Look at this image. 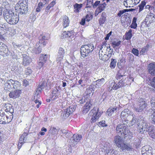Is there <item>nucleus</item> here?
<instances>
[{
    "mask_svg": "<svg viewBox=\"0 0 155 155\" xmlns=\"http://www.w3.org/2000/svg\"><path fill=\"white\" fill-rule=\"evenodd\" d=\"M69 113L67 111L65 110L64 112L63 117L64 118H67L69 116Z\"/></svg>",
    "mask_w": 155,
    "mask_h": 155,
    "instance_id": "nucleus-59",
    "label": "nucleus"
},
{
    "mask_svg": "<svg viewBox=\"0 0 155 155\" xmlns=\"http://www.w3.org/2000/svg\"><path fill=\"white\" fill-rule=\"evenodd\" d=\"M105 121L102 120L99 123V125L103 127L107 126V125L105 123Z\"/></svg>",
    "mask_w": 155,
    "mask_h": 155,
    "instance_id": "nucleus-62",
    "label": "nucleus"
},
{
    "mask_svg": "<svg viewBox=\"0 0 155 155\" xmlns=\"http://www.w3.org/2000/svg\"><path fill=\"white\" fill-rule=\"evenodd\" d=\"M136 20L137 18H136L134 17L133 18L132 22L130 26L131 28L134 29H135L136 28L137 26V25L136 23Z\"/></svg>",
    "mask_w": 155,
    "mask_h": 155,
    "instance_id": "nucleus-39",
    "label": "nucleus"
},
{
    "mask_svg": "<svg viewBox=\"0 0 155 155\" xmlns=\"http://www.w3.org/2000/svg\"><path fill=\"white\" fill-rule=\"evenodd\" d=\"M64 54V50L62 48H60L58 51V54L56 58L57 61L60 62L63 58Z\"/></svg>",
    "mask_w": 155,
    "mask_h": 155,
    "instance_id": "nucleus-11",
    "label": "nucleus"
},
{
    "mask_svg": "<svg viewBox=\"0 0 155 155\" xmlns=\"http://www.w3.org/2000/svg\"><path fill=\"white\" fill-rule=\"evenodd\" d=\"M13 81L12 79L7 80L4 84V89L7 92L10 91L12 89V86H10V84H12Z\"/></svg>",
    "mask_w": 155,
    "mask_h": 155,
    "instance_id": "nucleus-14",
    "label": "nucleus"
},
{
    "mask_svg": "<svg viewBox=\"0 0 155 155\" xmlns=\"http://www.w3.org/2000/svg\"><path fill=\"white\" fill-rule=\"evenodd\" d=\"M138 129L140 133L142 134L147 132L148 126L145 119L143 117H139L137 121Z\"/></svg>",
    "mask_w": 155,
    "mask_h": 155,
    "instance_id": "nucleus-3",
    "label": "nucleus"
},
{
    "mask_svg": "<svg viewBox=\"0 0 155 155\" xmlns=\"http://www.w3.org/2000/svg\"><path fill=\"white\" fill-rule=\"evenodd\" d=\"M132 30L130 29L128 32H126L125 34V38L127 40H130L132 36Z\"/></svg>",
    "mask_w": 155,
    "mask_h": 155,
    "instance_id": "nucleus-35",
    "label": "nucleus"
},
{
    "mask_svg": "<svg viewBox=\"0 0 155 155\" xmlns=\"http://www.w3.org/2000/svg\"><path fill=\"white\" fill-rule=\"evenodd\" d=\"M46 84V81L44 80H42L41 81L39 84L38 87L36 90L37 93H39L44 88Z\"/></svg>",
    "mask_w": 155,
    "mask_h": 155,
    "instance_id": "nucleus-24",
    "label": "nucleus"
},
{
    "mask_svg": "<svg viewBox=\"0 0 155 155\" xmlns=\"http://www.w3.org/2000/svg\"><path fill=\"white\" fill-rule=\"evenodd\" d=\"M72 107L71 106L69 108H67L66 110V111H67L68 113H69V114H71L72 113L73 111L74 110L72 109Z\"/></svg>",
    "mask_w": 155,
    "mask_h": 155,
    "instance_id": "nucleus-58",
    "label": "nucleus"
},
{
    "mask_svg": "<svg viewBox=\"0 0 155 155\" xmlns=\"http://www.w3.org/2000/svg\"><path fill=\"white\" fill-rule=\"evenodd\" d=\"M130 112L128 109H126L121 112L120 114V118L122 123H127V117Z\"/></svg>",
    "mask_w": 155,
    "mask_h": 155,
    "instance_id": "nucleus-9",
    "label": "nucleus"
},
{
    "mask_svg": "<svg viewBox=\"0 0 155 155\" xmlns=\"http://www.w3.org/2000/svg\"><path fill=\"white\" fill-rule=\"evenodd\" d=\"M47 59L48 57L47 54H45L44 55L41 54L40 57L39 61L45 63L47 61Z\"/></svg>",
    "mask_w": 155,
    "mask_h": 155,
    "instance_id": "nucleus-37",
    "label": "nucleus"
},
{
    "mask_svg": "<svg viewBox=\"0 0 155 155\" xmlns=\"http://www.w3.org/2000/svg\"><path fill=\"white\" fill-rule=\"evenodd\" d=\"M91 105V104L89 102L88 103H87V102L86 104L84 106V107L89 110Z\"/></svg>",
    "mask_w": 155,
    "mask_h": 155,
    "instance_id": "nucleus-57",
    "label": "nucleus"
},
{
    "mask_svg": "<svg viewBox=\"0 0 155 155\" xmlns=\"http://www.w3.org/2000/svg\"><path fill=\"white\" fill-rule=\"evenodd\" d=\"M32 72L31 70L29 68H28L25 70V73L27 75H29Z\"/></svg>",
    "mask_w": 155,
    "mask_h": 155,
    "instance_id": "nucleus-61",
    "label": "nucleus"
},
{
    "mask_svg": "<svg viewBox=\"0 0 155 155\" xmlns=\"http://www.w3.org/2000/svg\"><path fill=\"white\" fill-rule=\"evenodd\" d=\"M87 4L86 8L91 7L93 3V0H87Z\"/></svg>",
    "mask_w": 155,
    "mask_h": 155,
    "instance_id": "nucleus-48",
    "label": "nucleus"
},
{
    "mask_svg": "<svg viewBox=\"0 0 155 155\" xmlns=\"http://www.w3.org/2000/svg\"><path fill=\"white\" fill-rule=\"evenodd\" d=\"M3 16L5 20L9 24L15 25L19 21V16L17 14H14L12 11L6 10L4 12Z\"/></svg>",
    "mask_w": 155,
    "mask_h": 155,
    "instance_id": "nucleus-1",
    "label": "nucleus"
},
{
    "mask_svg": "<svg viewBox=\"0 0 155 155\" xmlns=\"http://www.w3.org/2000/svg\"><path fill=\"white\" fill-rule=\"evenodd\" d=\"M73 35V32L72 31H64L62 34V37L63 38H68L70 37Z\"/></svg>",
    "mask_w": 155,
    "mask_h": 155,
    "instance_id": "nucleus-31",
    "label": "nucleus"
},
{
    "mask_svg": "<svg viewBox=\"0 0 155 155\" xmlns=\"http://www.w3.org/2000/svg\"><path fill=\"white\" fill-rule=\"evenodd\" d=\"M120 149L122 150H130L132 149V147L129 144H125L123 143L122 146L120 148Z\"/></svg>",
    "mask_w": 155,
    "mask_h": 155,
    "instance_id": "nucleus-32",
    "label": "nucleus"
},
{
    "mask_svg": "<svg viewBox=\"0 0 155 155\" xmlns=\"http://www.w3.org/2000/svg\"><path fill=\"white\" fill-rule=\"evenodd\" d=\"M12 88L15 89H19L20 84V82L17 81H15L12 80Z\"/></svg>",
    "mask_w": 155,
    "mask_h": 155,
    "instance_id": "nucleus-29",
    "label": "nucleus"
},
{
    "mask_svg": "<svg viewBox=\"0 0 155 155\" xmlns=\"http://www.w3.org/2000/svg\"><path fill=\"white\" fill-rule=\"evenodd\" d=\"M130 121L132 125L134 124L136 122H137V118L136 117V116H135Z\"/></svg>",
    "mask_w": 155,
    "mask_h": 155,
    "instance_id": "nucleus-54",
    "label": "nucleus"
},
{
    "mask_svg": "<svg viewBox=\"0 0 155 155\" xmlns=\"http://www.w3.org/2000/svg\"><path fill=\"white\" fill-rule=\"evenodd\" d=\"M14 47V48H16V49H20V48L21 47V45H17L16 44H14L13 45Z\"/></svg>",
    "mask_w": 155,
    "mask_h": 155,
    "instance_id": "nucleus-64",
    "label": "nucleus"
},
{
    "mask_svg": "<svg viewBox=\"0 0 155 155\" xmlns=\"http://www.w3.org/2000/svg\"><path fill=\"white\" fill-rule=\"evenodd\" d=\"M41 51V48L40 47V45L38 48H35V52L36 54H38L40 53Z\"/></svg>",
    "mask_w": 155,
    "mask_h": 155,
    "instance_id": "nucleus-53",
    "label": "nucleus"
},
{
    "mask_svg": "<svg viewBox=\"0 0 155 155\" xmlns=\"http://www.w3.org/2000/svg\"><path fill=\"white\" fill-rule=\"evenodd\" d=\"M134 0H125L124 2V4L127 7H133L134 3Z\"/></svg>",
    "mask_w": 155,
    "mask_h": 155,
    "instance_id": "nucleus-28",
    "label": "nucleus"
},
{
    "mask_svg": "<svg viewBox=\"0 0 155 155\" xmlns=\"http://www.w3.org/2000/svg\"><path fill=\"white\" fill-rule=\"evenodd\" d=\"M15 9L18 10L19 13L20 14H25L27 12L28 7H25V6L18 7L17 8H15Z\"/></svg>",
    "mask_w": 155,
    "mask_h": 155,
    "instance_id": "nucleus-23",
    "label": "nucleus"
},
{
    "mask_svg": "<svg viewBox=\"0 0 155 155\" xmlns=\"http://www.w3.org/2000/svg\"><path fill=\"white\" fill-rule=\"evenodd\" d=\"M135 115L134 114V113L130 111V113L127 116V123H128V121L129 120H131L135 116Z\"/></svg>",
    "mask_w": 155,
    "mask_h": 155,
    "instance_id": "nucleus-40",
    "label": "nucleus"
},
{
    "mask_svg": "<svg viewBox=\"0 0 155 155\" xmlns=\"http://www.w3.org/2000/svg\"><path fill=\"white\" fill-rule=\"evenodd\" d=\"M28 133L24 132V133L21 135L19 139V143L18 144V148L19 149L21 147L22 144L25 142H27V136Z\"/></svg>",
    "mask_w": 155,
    "mask_h": 155,
    "instance_id": "nucleus-8",
    "label": "nucleus"
},
{
    "mask_svg": "<svg viewBox=\"0 0 155 155\" xmlns=\"http://www.w3.org/2000/svg\"><path fill=\"white\" fill-rule=\"evenodd\" d=\"M127 9H124V10L120 11L117 14L118 16L120 17L123 15L124 13L127 11Z\"/></svg>",
    "mask_w": 155,
    "mask_h": 155,
    "instance_id": "nucleus-56",
    "label": "nucleus"
},
{
    "mask_svg": "<svg viewBox=\"0 0 155 155\" xmlns=\"http://www.w3.org/2000/svg\"><path fill=\"white\" fill-rule=\"evenodd\" d=\"M116 61L114 59H111L110 66L111 68H114L116 66Z\"/></svg>",
    "mask_w": 155,
    "mask_h": 155,
    "instance_id": "nucleus-45",
    "label": "nucleus"
},
{
    "mask_svg": "<svg viewBox=\"0 0 155 155\" xmlns=\"http://www.w3.org/2000/svg\"><path fill=\"white\" fill-rule=\"evenodd\" d=\"M149 46H146L145 48H143L140 51V53L142 54H143L146 52L148 50L147 49Z\"/></svg>",
    "mask_w": 155,
    "mask_h": 155,
    "instance_id": "nucleus-50",
    "label": "nucleus"
},
{
    "mask_svg": "<svg viewBox=\"0 0 155 155\" xmlns=\"http://www.w3.org/2000/svg\"><path fill=\"white\" fill-rule=\"evenodd\" d=\"M58 130L54 127H51L49 130V133L52 134H55L57 133Z\"/></svg>",
    "mask_w": 155,
    "mask_h": 155,
    "instance_id": "nucleus-38",
    "label": "nucleus"
},
{
    "mask_svg": "<svg viewBox=\"0 0 155 155\" xmlns=\"http://www.w3.org/2000/svg\"><path fill=\"white\" fill-rule=\"evenodd\" d=\"M154 15L153 14H149L148 15H147L146 18V20H147V21H149L150 22L151 20L152 21H153L155 19V18L154 17Z\"/></svg>",
    "mask_w": 155,
    "mask_h": 155,
    "instance_id": "nucleus-41",
    "label": "nucleus"
},
{
    "mask_svg": "<svg viewBox=\"0 0 155 155\" xmlns=\"http://www.w3.org/2000/svg\"><path fill=\"white\" fill-rule=\"evenodd\" d=\"M70 21L68 17L66 15H64L63 17L62 21V25L64 28H66L69 25Z\"/></svg>",
    "mask_w": 155,
    "mask_h": 155,
    "instance_id": "nucleus-22",
    "label": "nucleus"
},
{
    "mask_svg": "<svg viewBox=\"0 0 155 155\" xmlns=\"http://www.w3.org/2000/svg\"><path fill=\"white\" fill-rule=\"evenodd\" d=\"M150 84L152 87L155 89V76L152 79L150 82Z\"/></svg>",
    "mask_w": 155,
    "mask_h": 155,
    "instance_id": "nucleus-52",
    "label": "nucleus"
},
{
    "mask_svg": "<svg viewBox=\"0 0 155 155\" xmlns=\"http://www.w3.org/2000/svg\"><path fill=\"white\" fill-rule=\"evenodd\" d=\"M148 71L151 75H155V62L149 64Z\"/></svg>",
    "mask_w": 155,
    "mask_h": 155,
    "instance_id": "nucleus-15",
    "label": "nucleus"
},
{
    "mask_svg": "<svg viewBox=\"0 0 155 155\" xmlns=\"http://www.w3.org/2000/svg\"><path fill=\"white\" fill-rule=\"evenodd\" d=\"M8 49L6 45L2 42H0V55L5 57L8 55Z\"/></svg>",
    "mask_w": 155,
    "mask_h": 155,
    "instance_id": "nucleus-7",
    "label": "nucleus"
},
{
    "mask_svg": "<svg viewBox=\"0 0 155 155\" xmlns=\"http://www.w3.org/2000/svg\"><path fill=\"white\" fill-rule=\"evenodd\" d=\"M105 82L104 79L102 78L101 79H98L94 82L93 84L96 87L98 88L103 85Z\"/></svg>",
    "mask_w": 155,
    "mask_h": 155,
    "instance_id": "nucleus-17",
    "label": "nucleus"
},
{
    "mask_svg": "<svg viewBox=\"0 0 155 155\" xmlns=\"http://www.w3.org/2000/svg\"><path fill=\"white\" fill-rule=\"evenodd\" d=\"M106 19L105 13L104 12H103L101 15V17L100 18L99 22L100 25L103 24L105 22Z\"/></svg>",
    "mask_w": 155,
    "mask_h": 155,
    "instance_id": "nucleus-33",
    "label": "nucleus"
},
{
    "mask_svg": "<svg viewBox=\"0 0 155 155\" xmlns=\"http://www.w3.org/2000/svg\"><path fill=\"white\" fill-rule=\"evenodd\" d=\"M38 94L39 93H36L33 98V100H35L34 102L35 104H34L35 105V104H37V103H38V104L36 105V107L37 108L39 107V105H41V102L38 100L39 97Z\"/></svg>",
    "mask_w": 155,
    "mask_h": 155,
    "instance_id": "nucleus-21",
    "label": "nucleus"
},
{
    "mask_svg": "<svg viewBox=\"0 0 155 155\" xmlns=\"http://www.w3.org/2000/svg\"><path fill=\"white\" fill-rule=\"evenodd\" d=\"M149 147L147 146H144L142 148L141 153L142 155L145 154V152L148 151Z\"/></svg>",
    "mask_w": 155,
    "mask_h": 155,
    "instance_id": "nucleus-47",
    "label": "nucleus"
},
{
    "mask_svg": "<svg viewBox=\"0 0 155 155\" xmlns=\"http://www.w3.org/2000/svg\"><path fill=\"white\" fill-rule=\"evenodd\" d=\"M86 99L85 97H82L81 99L79 101V102L81 104H83L85 102H86Z\"/></svg>",
    "mask_w": 155,
    "mask_h": 155,
    "instance_id": "nucleus-63",
    "label": "nucleus"
},
{
    "mask_svg": "<svg viewBox=\"0 0 155 155\" xmlns=\"http://www.w3.org/2000/svg\"><path fill=\"white\" fill-rule=\"evenodd\" d=\"M44 6V4L41 2H39L38 5V7L36 9V11L37 12H39Z\"/></svg>",
    "mask_w": 155,
    "mask_h": 155,
    "instance_id": "nucleus-42",
    "label": "nucleus"
},
{
    "mask_svg": "<svg viewBox=\"0 0 155 155\" xmlns=\"http://www.w3.org/2000/svg\"><path fill=\"white\" fill-rule=\"evenodd\" d=\"M137 106H134V109L136 111L141 112L146 109L148 106L147 102L143 99L139 100L137 104Z\"/></svg>",
    "mask_w": 155,
    "mask_h": 155,
    "instance_id": "nucleus-5",
    "label": "nucleus"
},
{
    "mask_svg": "<svg viewBox=\"0 0 155 155\" xmlns=\"http://www.w3.org/2000/svg\"><path fill=\"white\" fill-rule=\"evenodd\" d=\"M114 141L116 146L120 148L124 143L121 137L119 135L115 137Z\"/></svg>",
    "mask_w": 155,
    "mask_h": 155,
    "instance_id": "nucleus-13",
    "label": "nucleus"
},
{
    "mask_svg": "<svg viewBox=\"0 0 155 155\" xmlns=\"http://www.w3.org/2000/svg\"><path fill=\"white\" fill-rule=\"evenodd\" d=\"M28 2V0H20L16 5L15 8H17L18 7L24 6L27 7Z\"/></svg>",
    "mask_w": 155,
    "mask_h": 155,
    "instance_id": "nucleus-19",
    "label": "nucleus"
},
{
    "mask_svg": "<svg viewBox=\"0 0 155 155\" xmlns=\"http://www.w3.org/2000/svg\"><path fill=\"white\" fill-rule=\"evenodd\" d=\"M94 49V45L91 44H88L82 46L80 49V53L82 57L85 58L90 55Z\"/></svg>",
    "mask_w": 155,
    "mask_h": 155,
    "instance_id": "nucleus-4",
    "label": "nucleus"
},
{
    "mask_svg": "<svg viewBox=\"0 0 155 155\" xmlns=\"http://www.w3.org/2000/svg\"><path fill=\"white\" fill-rule=\"evenodd\" d=\"M23 64L24 65H27L29 64L31 61V59L28 56L25 54H23Z\"/></svg>",
    "mask_w": 155,
    "mask_h": 155,
    "instance_id": "nucleus-18",
    "label": "nucleus"
},
{
    "mask_svg": "<svg viewBox=\"0 0 155 155\" xmlns=\"http://www.w3.org/2000/svg\"><path fill=\"white\" fill-rule=\"evenodd\" d=\"M123 124H118L116 127L117 133L118 135L120 134L122 137L125 138L128 136L129 138L132 137V134L127 128L126 124L123 123Z\"/></svg>",
    "mask_w": 155,
    "mask_h": 155,
    "instance_id": "nucleus-2",
    "label": "nucleus"
},
{
    "mask_svg": "<svg viewBox=\"0 0 155 155\" xmlns=\"http://www.w3.org/2000/svg\"><path fill=\"white\" fill-rule=\"evenodd\" d=\"M131 52L135 55L136 56H138L139 51L137 49L135 48H133L131 50Z\"/></svg>",
    "mask_w": 155,
    "mask_h": 155,
    "instance_id": "nucleus-49",
    "label": "nucleus"
},
{
    "mask_svg": "<svg viewBox=\"0 0 155 155\" xmlns=\"http://www.w3.org/2000/svg\"><path fill=\"white\" fill-rule=\"evenodd\" d=\"M119 109V107L117 106L110 107L107 110V113L108 115L111 116L115 111H117Z\"/></svg>",
    "mask_w": 155,
    "mask_h": 155,
    "instance_id": "nucleus-25",
    "label": "nucleus"
},
{
    "mask_svg": "<svg viewBox=\"0 0 155 155\" xmlns=\"http://www.w3.org/2000/svg\"><path fill=\"white\" fill-rule=\"evenodd\" d=\"M6 114L1 110H0V124H3L6 121Z\"/></svg>",
    "mask_w": 155,
    "mask_h": 155,
    "instance_id": "nucleus-20",
    "label": "nucleus"
},
{
    "mask_svg": "<svg viewBox=\"0 0 155 155\" xmlns=\"http://www.w3.org/2000/svg\"><path fill=\"white\" fill-rule=\"evenodd\" d=\"M82 137L81 135L75 134L71 137V139L74 141V142L77 143L80 141Z\"/></svg>",
    "mask_w": 155,
    "mask_h": 155,
    "instance_id": "nucleus-27",
    "label": "nucleus"
},
{
    "mask_svg": "<svg viewBox=\"0 0 155 155\" xmlns=\"http://www.w3.org/2000/svg\"><path fill=\"white\" fill-rule=\"evenodd\" d=\"M147 131L152 138H154L155 137V127L153 126L147 127Z\"/></svg>",
    "mask_w": 155,
    "mask_h": 155,
    "instance_id": "nucleus-16",
    "label": "nucleus"
},
{
    "mask_svg": "<svg viewBox=\"0 0 155 155\" xmlns=\"http://www.w3.org/2000/svg\"><path fill=\"white\" fill-rule=\"evenodd\" d=\"M150 117L151 119V123L155 125V111L152 110Z\"/></svg>",
    "mask_w": 155,
    "mask_h": 155,
    "instance_id": "nucleus-34",
    "label": "nucleus"
},
{
    "mask_svg": "<svg viewBox=\"0 0 155 155\" xmlns=\"http://www.w3.org/2000/svg\"><path fill=\"white\" fill-rule=\"evenodd\" d=\"M134 143L137 146H139L140 143L141 141L140 139L137 138L135 140Z\"/></svg>",
    "mask_w": 155,
    "mask_h": 155,
    "instance_id": "nucleus-55",
    "label": "nucleus"
},
{
    "mask_svg": "<svg viewBox=\"0 0 155 155\" xmlns=\"http://www.w3.org/2000/svg\"><path fill=\"white\" fill-rule=\"evenodd\" d=\"M125 79H122L119 81L118 84L116 85H115L114 82H113L111 84V85L112 84L113 86L112 87V89L111 90L113 89L114 90H117L119 88L122 87L124 86L125 84Z\"/></svg>",
    "mask_w": 155,
    "mask_h": 155,
    "instance_id": "nucleus-10",
    "label": "nucleus"
},
{
    "mask_svg": "<svg viewBox=\"0 0 155 155\" xmlns=\"http://www.w3.org/2000/svg\"><path fill=\"white\" fill-rule=\"evenodd\" d=\"M146 2L144 1H142L140 4L139 5V12H140L142 11L144 7V6L146 5Z\"/></svg>",
    "mask_w": 155,
    "mask_h": 155,
    "instance_id": "nucleus-46",
    "label": "nucleus"
},
{
    "mask_svg": "<svg viewBox=\"0 0 155 155\" xmlns=\"http://www.w3.org/2000/svg\"><path fill=\"white\" fill-rule=\"evenodd\" d=\"M21 93V91L19 89H16L14 91L11 92L9 94L10 98L15 99L19 97Z\"/></svg>",
    "mask_w": 155,
    "mask_h": 155,
    "instance_id": "nucleus-12",
    "label": "nucleus"
},
{
    "mask_svg": "<svg viewBox=\"0 0 155 155\" xmlns=\"http://www.w3.org/2000/svg\"><path fill=\"white\" fill-rule=\"evenodd\" d=\"M89 114L90 115L92 116L91 120V123H94L95 122L101 115V112L99 111L98 109L97 111L93 109L91 110Z\"/></svg>",
    "mask_w": 155,
    "mask_h": 155,
    "instance_id": "nucleus-6",
    "label": "nucleus"
},
{
    "mask_svg": "<svg viewBox=\"0 0 155 155\" xmlns=\"http://www.w3.org/2000/svg\"><path fill=\"white\" fill-rule=\"evenodd\" d=\"M0 28L2 30H5L6 29V27L5 23H1L0 24Z\"/></svg>",
    "mask_w": 155,
    "mask_h": 155,
    "instance_id": "nucleus-60",
    "label": "nucleus"
},
{
    "mask_svg": "<svg viewBox=\"0 0 155 155\" xmlns=\"http://www.w3.org/2000/svg\"><path fill=\"white\" fill-rule=\"evenodd\" d=\"M127 59L129 60V62L132 63L134 60V56L132 54L130 53L127 54Z\"/></svg>",
    "mask_w": 155,
    "mask_h": 155,
    "instance_id": "nucleus-43",
    "label": "nucleus"
},
{
    "mask_svg": "<svg viewBox=\"0 0 155 155\" xmlns=\"http://www.w3.org/2000/svg\"><path fill=\"white\" fill-rule=\"evenodd\" d=\"M83 5L81 4H78V3H75L74 5V12L76 13L79 12L81 8L82 7Z\"/></svg>",
    "mask_w": 155,
    "mask_h": 155,
    "instance_id": "nucleus-30",
    "label": "nucleus"
},
{
    "mask_svg": "<svg viewBox=\"0 0 155 155\" xmlns=\"http://www.w3.org/2000/svg\"><path fill=\"white\" fill-rule=\"evenodd\" d=\"M121 41H119L117 42L114 41L111 43V45L114 48H116L117 47L119 46L120 44Z\"/></svg>",
    "mask_w": 155,
    "mask_h": 155,
    "instance_id": "nucleus-44",
    "label": "nucleus"
},
{
    "mask_svg": "<svg viewBox=\"0 0 155 155\" xmlns=\"http://www.w3.org/2000/svg\"><path fill=\"white\" fill-rule=\"evenodd\" d=\"M106 5V4L105 2L102 4H100L96 9L101 12L105 9Z\"/></svg>",
    "mask_w": 155,
    "mask_h": 155,
    "instance_id": "nucleus-36",
    "label": "nucleus"
},
{
    "mask_svg": "<svg viewBox=\"0 0 155 155\" xmlns=\"http://www.w3.org/2000/svg\"><path fill=\"white\" fill-rule=\"evenodd\" d=\"M100 1H96L94 4L93 3V5H92L93 8H96L97 6H98L100 4Z\"/></svg>",
    "mask_w": 155,
    "mask_h": 155,
    "instance_id": "nucleus-51",
    "label": "nucleus"
},
{
    "mask_svg": "<svg viewBox=\"0 0 155 155\" xmlns=\"http://www.w3.org/2000/svg\"><path fill=\"white\" fill-rule=\"evenodd\" d=\"M5 110L7 113L9 112L11 114H12V113H13L14 110L12 108V106L10 104H8L5 105Z\"/></svg>",
    "mask_w": 155,
    "mask_h": 155,
    "instance_id": "nucleus-26",
    "label": "nucleus"
}]
</instances>
